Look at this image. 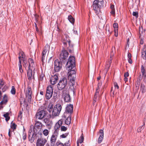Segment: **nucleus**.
<instances>
[{
    "label": "nucleus",
    "instance_id": "f257e3e1",
    "mask_svg": "<svg viewBox=\"0 0 146 146\" xmlns=\"http://www.w3.org/2000/svg\"><path fill=\"white\" fill-rule=\"evenodd\" d=\"M29 63V70L27 72V77L29 80H31L34 77L35 73L34 62L33 60L31 58L28 59Z\"/></svg>",
    "mask_w": 146,
    "mask_h": 146
},
{
    "label": "nucleus",
    "instance_id": "f03ea898",
    "mask_svg": "<svg viewBox=\"0 0 146 146\" xmlns=\"http://www.w3.org/2000/svg\"><path fill=\"white\" fill-rule=\"evenodd\" d=\"M62 106L60 104H57L55 106L52 111V115L50 116L51 118L59 115L62 110Z\"/></svg>",
    "mask_w": 146,
    "mask_h": 146
},
{
    "label": "nucleus",
    "instance_id": "7ed1b4c3",
    "mask_svg": "<svg viewBox=\"0 0 146 146\" xmlns=\"http://www.w3.org/2000/svg\"><path fill=\"white\" fill-rule=\"evenodd\" d=\"M67 84V79L64 78L60 80L57 85L58 89L59 90H64Z\"/></svg>",
    "mask_w": 146,
    "mask_h": 146
},
{
    "label": "nucleus",
    "instance_id": "20e7f679",
    "mask_svg": "<svg viewBox=\"0 0 146 146\" xmlns=\"http://www.w3.org/2000/svg\"><path fill=\"white\" fill-rule=\"evenodd\" d=\"M66 66L67 67L69 68V70H72L75 66V59L74 56H70L67 62Z\"/></svg>",
    "mask_w": 146,
    "mask_h": 146
},
{
    "label": "nucleus",
    "instance_id": "39448f33",
    "mask_svg": "<svg viewBox=\"0 0 146 146\" xmlns=\"http://www.w3.org/2000/svg\"><path fill=\"white\" fill-rule=\"evenodd\" d=\"M62 96L66 102H70L71 98L67 90H63L62 91Z\"/></svg>",
    "mask_w": 146,
    "mask_h": 146
},
{
    "label": "nucleus",
    "instance_id": "423d86ee",
    "mask_svg": "<svg viewBox=\"0 0 146 146\" xmlns=\"http://www.w3.org/2000/svg\"><path fill=\"white\" fill-rule=\"evenodd\" d=\"M68 55V53L67 51L64 48H63L60 55L59 59L60 62H64L66 59L67 58Z\"/></svg>",
    "mask_w": 146,
    "mask_h": 146
},
{
    "label": "nucleus",
    "instance_id": "0eeeda50",
    "mask_svg": "<svg viewBox=\"0 0 146 146\" xmlns=\"http://www.w3.org/2000/svg\"><path fill=\"white\" fill-rule=\"evenodd\" d=\"M41 137L38 138L36 142V146H44L47 142V139L45 138L42 137V134L40 133Z\"/></svg>",
    "mask_w": 146,
    "mask_h": 146
},
{
    "label": "nucleus",
    "instance_id": "6e6552de",
    "mask_svg": "<svg viewBox=\"0 0 146 146\" xmlns=\"http://www.w3.org/2000/svg\"><path fill=\"white\" fill-rule=\"evenodd\" d=\"M53 92V87L51 85L48 86L46 88L45 98L47 100L50 99L52 97Z\"/></svg>",
    "mask_w": 146,
    "mask_h": 146
},
{
    "label": "nucleus",
    "instance_id": "1a4fd4ad",
    "mask_svg": "<svg viewBox=\"0 0 146 146\" xmlns=\"http://www.w3.org/2000/svg\"><path fill=\"white\" fill-rule=\"evenodd\" d=\"M62 63L58 60H56L54 62V70L55 72H58L62 68Z\"/></svg>",
    "mask_w": 146,
    "mask_h": 146
},
{
    "label": "nucleus",
    "instance_id": "9d476101",
    "mask_svg": "<svg viewBox=\"0 0 146 146\" xmlns=\"http://www.w3.org/2000/svg\"><path fill=\"white\" fill-rule=\"evenodd\" d=\"M25 95L28 102H31L32 95V91L31 87L29 86L27 87L26 90Z\"/></svg>",
    "mask_w": 146,
    "mask_h": 146
},
{
    "label": "nucleus",
    "instance_id": "9b49d317",
    "mask_svg": "<svg viewBox=\"0 0 146 146\" xmlns=\"http://www.w3.org/2000/svg\"><path fill=\"white\" fill-rule=\"evenodd\" d=\"M49 46L48 44H46L42 51L41 54V61L42 63H44L45 60L46 54L48 51Z\"/></svg>",
    "mask_w": 146,
    "mask_h": 146
},
{
    "label": "nucleus",
    "instance_id": "f8f14e48",
    "mask_svg": "<svg viewBox=\"0 0 146 146\" xmlns=\"http://www.w3.org/2000/svg\"><path fill=\"white\" fill-rule=\"evenodd\" d=\"M73 107L72 104H68L67 105L66 108L65 112L64 113V116L65 115V114L66 113L69 114V115L72 114L73 112Z\"/></svg>",
    "mask_w": 146,
    "mask_h": 146
},
{
    "label": "nucleus",
    "instance_id": "ddd939ff",
    "mask_svg": "<svg viewBox=\"0 0 146 146\" xmlns=\"http://www.w3.org/2000/svg\"><path fill=\"white\" fill-rule=\"evenodd\" d=\"M70 70V71L68 72V78L70 80H75L76 76V71L74 70H68V71Z\"/></svg>",
    "mask_w": 146,
    "mask_h": 146
},
{
    "label": "nucleus",
    "instance_id": "4468645a",
    "mask_svg": "<svg viewBox=\"0 0 146 146\" xmlns=\"http://www.w3.org/2000/svg\"><path fill=\"white\" fill-rule=\"evenodd\" d=\"M45 115V111L44 110H41L37 112L36 114V118L38 119H41Z\"/></svg>",
    "mask_w": 146,
    "mask_h": 146
},
{
    "label": "nucleus",
    "instance_id": "2eb2a0df",
    "mask_svg": "<svg viewBox=\"0 0 146 146\" xmlns=\"http://www.w3.org/2000/svg\"><path fill=\"white\" fill-rule=\"evenodd\" d=\"M32 134L37 135L39 134L36 130V129L35 128V127L33 125H31L30 127V129L29 131V134L31 135Z\"/></svg>",
    "mask_w": 146,
    "mask_h": 146
},
{
    "label": "nucleus",
    "instance_id": "dca6fc26",
    "mask_svg": "<svg viewBox=\"0 0 146 146\" xmlns=\"http://www.w3.org/2000/svg\"><path fill=\"white\" fill-rule=\"evenodd\" d=\"M58 79V77L57 75L55 74L54 76H52L50 79V81L51 84L52 85L55 84Z\"/></svg>",
    "mask_w": 146,
    "mask_h": 146
},
{
    "label": "nucleus",
    "instance_id": "f3484780",
    "mask_svg": "<svg viewBox=\"0 0 146 146\" xmlns=\"http://www.w3.org/2000/svg\"><path fill=\"white\" fill-rule=\"evenodd\" d=\"M99 137L98 139V143L99 144L100 143L104 138V131L102 129H100L99 132Z\"/></svg>",
    "mask_w": 146,
    "mask_h": 146
},
{
    "label": "nucleus",
    "instance_id": "a211bd4d",
    "mask_svg": "<svg viewBox=\"0 0 146 146\" xmlns=\"http://www.w3.org/2000/svg\"><path fill=\"white\" fill-rule=\"evenodd\" d=\"M42 125L41 123L39 122L38 121H36L35 124V127L36 129V130L38 133L40 135L39 132L40 130L42 127Z\"/></svg>",
    "mask_w": 146,
    "mask_h": 146
},
{
    "label": "nucleus",
    "instance_id": "6ab92c4d",
    "mask_svg": "<svg viewBox=\"0 0 146 146\" xmlns=\"http://www.w3.org/2000/svg\"><path fill=\"white\" fill-rule=\"evenodd\" d=\"M8 101L7 96L5 94L4 95L3 100L0 103V109L2 108L3 107L2 105L6 104Z\"/></svg>",
    "mask_w": 146,
    "mask_h": 146
},
{
    "label": "nucleus",
    "instance_id": "aec40b11",
    "mask_svg": "<svg viewBox=\"0 0 146 146\" xmlns=\"http://www.w3.org/2000/svg\"><path fill=\"white\" fill-rule=\"evenodd\" d=\"M57 137L52 135L50 139V145L51 146H54Z\"/></svg>",
    "mask_w": 146,
    "mask_h": 146
},
{
    "label": "nucleus",
    "instance_id": "412c9836",
    "mask_svg": "<svg viewBox=\"0 0 146 146\" xmlns=\"http://www.w3.org/2000/svg\"><path fill=\"white\" fill-rule=\"evenodd\" d=\"M96 1H94L93 4V7L94 10L95 11V13H97L98 12V10L99 9V7L97 4Z\"/></svg>",
    "mask_w": 146,
    "mask_h": 146
},
{
    "label": "nucleus",
    "instance_id": "4be33fe9",
    "mask_svg": "<svg viewBox=\"0 0 146 146\" xmlns=\"http://www.w3.org/2000/svg\"><path fill=\"white\" fill-rule=\"evenodd\" d=\"M141 56L143 58L146 60V48L144 46L141 52Z\"/></svg>",
    "mask_w": 146,
    "mask_h": 146
},
{
    "label": "nucleus",
    "instance_id": "5701e85b",
    "mask_svg": "<svg viewBox=\"0 0 146 146\" xmlns=\"http://www.w3.org/2000/svg\"><path fill=\"white\" fill-rule=\"evenodd\" d=\"M37 135L32 134L31 135L29 134V141L31 143H33L35 139V137Z\"/></svg>",
    "mask_w": 146,
    "mask_h": 146
},
{
    "label": "nucleus",
    "instance_id": "b1692460",
    "mask_svg": "<svg viewBox=\"0 0 146 146\" xmlns=\"http://www.w3.org/2000/svg\"><path fill=\"white\" fill-rule=\"evenodd\" d=\"M94 1H96L97 4L99 6V8H101L103 6L104 3L103 0H95Z\"/></svg>",
    "mask_w": 146,
    "mask_h": 146
},
{
    "label": "nucleus",
    "instance_id": "393cba45",
    "mask_svg": "<svg viewBox=\"0 0 146 146\" xmlns=\"http://www.w3.org/2000/svg\"><path fill=\"white\" fill-rule=\"evenodd\" d=\"M80 139H79L78 140L77 142V146H79V143H82L84 140V137L83 136V133H82L80 136Z\"/></svg>",
    "mask_w": 146,
    "mask_h": 146
},
{
    "label": "nucleus",
    "instance_id": "a878e982",
    "mask_svg": "<svg viewBox=\"0 0 146 146\" xmlns=\"http://www.w3.org/2000/svg\"><path fill=\"white\" fill-rule=\"evenodd\" d=\"M141 71L142 77H143L144 78H145L146 77V75L145 74V69L143 65H142L141 66Z\"/></svg>",
    "mask_w": 146,
    "mask_h": 146
},
{
    "label": "nucleus",
    "instance_id": "bb28decb",
    "mask_svg": "<svg viewBox=\"0 0 146 146\" xmlns=\"http://www.w3.org/2000/svg\"><path fill=\"white\" fill-rule=\"evenodd\" d=\"M71 41L70 40L68 41V43L69 45V47L68 48V50L69 52L70 53H72L73 52V45L72 44H70Z\"/></svg>",
    "mask_w": 146,
    "mask_h": 146
},
{
    "label": "nucleus",
    "instance_id": "cd10ccee",
    "mask_svg": "<svg viewBox=\"0 0 146 146\" xmlns=\"http://www.w3.org/2000/svg\"><path fill=\"white\" fill-rule=\"evenodd\" d=\"M75 80H74L73 79L70 80V88L72 89H74V86L75 85Z\"/></svg>",
    "mask_w": 146,
    "mask_h": 146
},
{
    "label": "nucleus",
    "instance_id": "c85d7f7f",
    "mask_svg": "<svg viewBox=\"0 0 146 146\" xmlns=\"http://www.w3.org/2000/svg\"><path fill=\"white\" fill-rule=\"evenodd\" d=\"M99 90L98 89H96V92H95V94L93 99H95L96 100L98 101L100 100V97L99 96L98 98L97 99V97L99 95Z\"/></svg>",
    "mask_w": 146,
    "mask_h": 146
},
{
    "label": "nucleus",
    "instance_id": "c756f323",
    "mask_svg": "<svg viewBox=\"0 0 146 146\" xmlns=\"http://www.w3.org/2000/svg\"><path fill=\"white\" fill-rule=\"evenodd\" d=\"M71 119L70 115H69L65 121V123L66 124L68 125L71 123Z\"/></svg>",
    "mask_w": 146,
    "mask_h": 146
},
{
    "label": "nucleus",
    "instance_id": "7c9ffc66",
    "mask_svg": "<svg viewBox=\"0 0 146 146\" xmlns=\"http://www.w3.org/2000/svg\"><path fill=\"white\" fill-rule=\"evenodd\" d=\"M53 105L49 104L47 107V110L50 113H51L53 110Z\"/></svg>",
    "mask_w": 146,
    "mask_h": 146
},
{
    "label": "nucleus",
    "instance_id": "2f4dec72",
    "mask_svg": "<svg viewBox=\"0 0 146 146\" xmlns=\"http://www.w3.org/2000/svg\"><path fill=\"white\" fill-rule=\"evenodd\" d=\"M68 20L72 23L73 24L74 22V19L71 15H70L68 16Z\"/></svg>",
    "mask_w": 146,
    "mask_h": 146
},
{
    "label": "nucleus",
    "instance_id": "473e14b6",
    "mask_svg": "<svg viewBox=\"0 0 146 146\" xmlns=\"http://www.w3.org/2000/svg\"><path fill=\"white\" fill-rule=\"evenodd\" d=\"M9 113L7 112L3 115V116L5 118V120L7 121L9 120L10 119V117L9 116Z\"/></svg>",
    "mask_w": 146,
    "mask_h": 146
},
{
    "label": "nucleus",
    "instance_id": "72a5a7b5",
    "mask_svg": "<svg viewBox=\"0 0 146 146\" xmlns=\"http://www.w3.org/2000/svg\"><path fill=\"white\" fill-rule=\"evenodd\" d=\"M58 132L59 131L54 129L52 135L57 137L58 134Z\"/></svg>",
    "mask_w": 146,
    "mask_h": 146
},
{
    "label": "nucleus",
    "instance_id": "f704fd0d",
    "mask_svg": "<svg viewBox=\"0 0 146 146\" xmlns=\"http://www.w3.org/2000/svg\"><path fill=\"white\" fill-rule=\"evenodd\" d=\"M141 91L142 93H145V86L144 85L141 84Z\"/></svg>",
    "mask_w": 146,
    "mask_h": 146
},
{
    "label": "nucleus",
    "instance_id": "c9c22d12",
    "mask_svg": "<svg viewBox=\"0 0 146 146\" xmlns=\"http://www.w3.org/2000/svg\"><path fill=\"white\" fill-rule=\"evenodd\" d=\"M44 122L47 125H50V119L48 118H46L44 119Z\"/></svg>",
    "mask_w": 146,
    "mask_h": 146
},
{
    "label": "nucleus",
    "instance_id": "e433bc0d",
    "mask_svg": "<svg viewBox=\"0 0 146 146\" xmlns=\"http://www.w3.org/2000/svg\"><path fill=\"white\" fill-rule=\"evenodd\" d=\"M145 126V123H144L143 125H142L141 126L139 127L137 129V131L138 132H140L142 130Z\"/></svg>",
    "mask_w": 146,
    "mask_h": 146
},
{
    "label": "nucleus",
    "instance_id": "4c0bfd02",
    "mask_svg": "<svg viewBox=\"0 0 146 146\" xmlns=\"http://www.w3.org/2000/svg\"><path fill=\"white\" fill-rule=\"evenodd\" d=\"M49 131L47 129H44L42 133L45 136H47L49 134Z\"/></svg>",
    "mask_w": 146,
    "mask_h": 146
},
{
    "label": "nucleus",
    "instance_id": "58836bf2",
    "mask_svg": "<svg viewBox=\"0 0 146 146\" xmlns=\"http://www.w3.org/2000/svg\"><path fill=\"white\" fill-rule=\"evenodd\" d=\"M11 92L13 94H15L16 93L15 89L14 86H12L11 90Z\"/></svg>",
    "mask_w": 146,
    "mask_h": 146
},
{
    "label": "nucleus",
    "instance_id": "ea45409f",
    "mask_svg": "<svg viewBox=\"0 0 146 146\" xmlns=\"http://www.w3.org/2000/svg\"><path fill=\"white\" fill-rule=\"evenodd\" d=\"M23 65L24 67L25 68H26L28 66V63L27 61L25 59H23Z\"/></svg>",
    "mask_w": 146,
    "mask_h": 146
},
{
    "label": "nucleus",
    "instance_id": "a19ab883",
    "mask_svg": "<svg viewBox=\"0 0 146 146\" xmlns=\"http://www.w3.org/2000/svg\"><path fill=\"white\" fill-rule=\"evenodd\" d=\"M62 119H60L56 123V124L59 125V126L61 127L62 124Z\"/></svg>",
    "mask_w": 146,
    "mask_h": 146
},
{
    "label": "nucleus",
    "instance_id": "79ce46f5",
    "mask_svg": "<svg viewBox=\"0 0 146 146\" xmlns=\"http://www.w3.org/2000/svg\"><path fill=\"white\" fill-rule=\"evenodd\" d=\"M113 27L114 30H118V25L117 23H115L113 25ZM117 31V30H116Z\"/></svg>",
    "mask_w": 146,
    "mask_h": 146
},
{
    "label": "nucleus",
    "instance_id": "37998d69",
    "mask_svg": "<svg viewBox=\"0 0 146 146\" xmlns=\"http://www.w3.org/2000/svg\"><path fill=\"white\" fill-rule=\"evenodd\" d=\"M17 125L15 123H13L11 125V127L13 130L15 129L17 127Z\"/></svg>",
    "mask_w": 146,
    "mask_h": 146
},
{
    "label": "nucleus",
    "instance_id": "c03bdc74",
    "mask_svg": "<svg viewBox=\"0 0 146 146\" xmlns=\"http://www.w3.org/2000/svg\"><path fill=\"white\" fill-rule=\"evenodd\" d=\"M0 89H1L2 87L4 85V82L1 80H0Z\"/></svg>",
    "mask_w": 146,
    "mask_h": 146
},
{
    "label": "nucleus",
    "instance_id": "a18cd8bd",
    "mask_svg": "<svg viewBox=\"0 0 146 146\" xmlns=\"http://www.w3.org/2000/svg\"><path fill=\"white\" fill-rule=\"evenodd\" d=\"M60 129L62 131H66L67 129V128L64 126H62L60 127Z\"/></svg>",
    "mask_w": 146,
    "mask_h": 146
},
{
    "label": "nucleus",
    "instance_id": "49530a36",
    "mask_svg": "<svg viewBox=\"0 0 146 146\" xmlns=\"http://www.w3.org/2000/svg\"><path fill=\"white\" fill-rule=\"evenodd\" d=\"M20 54L21 55V58H23V59H25V56L23 52H20Z\"/></svg>",
    "mask_w": 146,
    "mask_h": 146
},
{
    "label": "nucleus",
    "instance_id": "de8ad7c7",
    "mask_svg": "<svg viewBox=\"0 0 146 146\" xmlns=\"http://www.w3.org/2000/svg\"><path fill=\"white\" fill-rule=\"evenodd\" d=\"M60 127L59 126V125L55 124L54 127V129L59 131Z\"/></svg>",
    "mask_w": 146,
    "mask_h": 146
},
{
    "label": "nucleus",
    "instance_id": "09e8293b",
    "mask_svg": "<svg viewBox=\"0 0 146 146\" xmlns=\"http://www.w3.org/2000/svg\"><path fill=\"white\" fill-rule=\"evenodd\" d=\"M132 15L133 16L135 17L136 18H137L138 17V13L137 12H133Z\"/></svg>",
    "mask_w": 146,
    "mask_h": 146
},
{
    "label": "nucleus",
    "instance_id": "8fccbe9b",
    "mask_svg": "<svg viewBox=\"0 0 146 146\" xmlns=\"http://www.w3.org/2000/svg\"><path fill=\"white\" fill-rule=\"evenodd\" d=\"M44 75L43 73H41L39 76L40 80L42 81L43 79V78L44 77Z\"/></svg>",
    "mask_w": 146,
    "mask_h": 146
},
{
    "label": "nucleus",
    "instance_id": "3c124183",
    "mask_svg": "<svg viewBox=\"0 0 146 146\" xmlns=\"http://www.w3.org/2000/svg\"><path fill=\"white\" fill-rule=\"evenodd\" d=\"M22 138L24 140H25L26 139L27 137V135L26 133L23 132L22 135Z\"/></svg>",
    "mask_w": 146,
    "mask_h": 146
},
{
    "label": "nucleus",
    "instance_id": "603ef678",
    "mask_svg": "<svg viewBox=\"0 0 146 146\" xmlns=\"http://www.w3.org/2000/svg\"><path fill=\"white\" fill-rule=\"evenodd\" d=\"M68 133H65L64 134H62L60 135V137L62 138H65L68 135Z\"/></svg>",
    "mask_w": 146,
    "mask_h": 146
},
{
    "label": "nucleus",
    "instance_id": "864d4df0",
    "mask_svg": "<svg viewBox=\"0 0 146 146\" xmlns=\"http://www.w3.org/2000/svg\"><path fill=\"white\" fill-rule=\"evenodd\" d=\"M102 85V82H99L98 84L97 88L96 89H98V90L99 91V89L101 88Z\"/></svg>",
    "mask_w": 146,
    "mask_h": 146
},
{
    "label": "nucleus",
    "instance_id": "5fc2aeb1",
    "mask_svg": "<svg viewBox=\"0 0 146 146\" xmlns=\"http://www.w3.org/2000/svg\"><path fill=\"white\" fill-rule=\"evenodd\" d=\"M7 87L6 86H4L2 88V91L3 92H4L7 89Z\"/></svg>",
    "mask_w": 146,
    "mask_h": 146
},
{
    "label": "nucleus",
    "instance_id": "6e6d98bb",
    "mask_svg": "<svg viewBox=\"0 0 146 146\" xmlns=\"http://www.w3.org/2000/svg\"><path fill=\"white\" fill-rule=\"evenodd\" d=\"M22 112L21 111H20L19 113L18 114V117L19 118H20V119H21L22 117Z\"/></svg>",
    "mask_w": 146,
    "mask_h": 146
},
{
    "label": "nucleus",
    "instance_id": "4d7b16f0",
    "mask_svg": "<svg viewBox=\"0 0 146 146\" xmlns=\"http://www.w3.org/2000/svg\"><path fill=\"white\" fill-rule=\"evenodd\" d=\"M57 146H64L63 143L61 142H58L56 143Z\"/></svg>",
    "mask_w": 146,
    "mask_h": 146
},
{
    "label": "nucleus",
    "instance_id": "13d9d810",
    "mask_svg": "<svg viewBox=\"0 0 146 146\" xmlns=\"http://www.w3.org/2000/svg\"><path fill=\"white\" fill-rule=\"evenodd\" d=\"M114 87L115 88H116L117 89H119V87L117 83L114 82Z\"/></svg>",
    "mask_w": 146,
    "mask_h": 146
},
{
    "label": "nucleus",
    "instance_id": "bf43d9fd",
    "mask_svg": "<svg viewBox=\"0 0 146 146\" xmlns=\"http://www.w3.org/2000/svg\"><path fill=\"white\" fill-rule=\"evenodd\" d=\"M118 30H117V31H116V30H114V33L115 34L114 35L115 36H117L118 35Z\"/></svg>",
    "mask_w": 146,
    "mask_h": 146
},
{
    "label": "nucleus",
    "instance_id": "052dcab7",
    "mask_svg": "<svg viewBox=\"0 0 146 146\" xmlns=\"http://www.w3.org/2000/svg\"><path fill=\"white\" fill-rule=\"evenodd\" d=\"M19 70L21 73H23V71L22 69V66H19Z\"/></svg>",
    "mask_w": 146,
    "mask_h": 146
},
{
    "label": "nucleus",
    "instance_id": "680f3d73",
    "mask_svg": "<svg viewBox=\"0 0 146 146\" xmlns=\"http://www.w3.org/2000/svg\"><path fill=\"white\" fill-rule=\"evenodd\" d=\"M129 76V73L128 72H127L125 73L124 74V77H127Z\"/></svg>",
    "mask_w": 146,
    "mask_h": 146
},
{
    "label": "nucleus",
    "instance_id": "e2e57ef3",
    "mask_svg": "<svg viewBox=\"0 0 146 146\" xmlns=\"http://www.w3.org/2000/svg\"><path fill=\"white\" fill-rule=\"evenodd\" d=\"M35 27L36 28V30L37 32H38L39 31V30H38V28L37 27V25L36 23H35Z\"/></svg>",
    "mask_w": 146,
    "mask_h": 146
},
{
    "label": "nucleus",
    "instance_id": "0e129e2a",
    "mask_svg": "<svg viewBox=\"0 0 146 146\" xmlns=\"http://www.w3.org/2000/svg\"><path fill=\"white\" fill-rule=\"evenodd\" d=\"M110 7L111 10H115L114 6L113 5H111Z\"/></svg>",
    "mask_w": 146,
    "mask_h": 146
},
{
    "label": "nucleus",
    "instance_id": "69168bd1",
    "mask_svg": "<svg viewBox=\"0 0 146 146\" xmlns=\"http://www.w3.org/2000/svg\"><path fill=\"white\" fill-rule=\"evenodd\" d=\"M38 16L37 15H35V20H36V22H37L38 21Z\"/></svg>",
    "mask_w": 146,
    "mask_h": 146
},
{
    "label": "nucleus",
    "instance_id": "338daca9",
    "mask_svg": "<svg viewBox=\"0 0 146 146\" xmlns=\"http://www.w3.org/2000/svg\"><path fill=\"white\" fill-rule=\"evenodd\" d=\"M132 57L131 54L130 53H128V57L129 58H131Z\"/></svg>",
    "mask_w": 146,
    "mask_h": 146
},
{
    "label": "nucleus",
    "instance_id": "774afa93",
    "mask_svg": "<svg viewBox=\"0 0 146 146\" xmlns=\"http://www.w3.org/2000/svg\"><path fill=\"white\" fill-rule=\"evenodd\" d=\"M128 62L130 64H132V60L131 59V58H129L128 59Z\"/></svg>",
    "mask_w": 146,
    "mask_h": 146
}]
</instances>
